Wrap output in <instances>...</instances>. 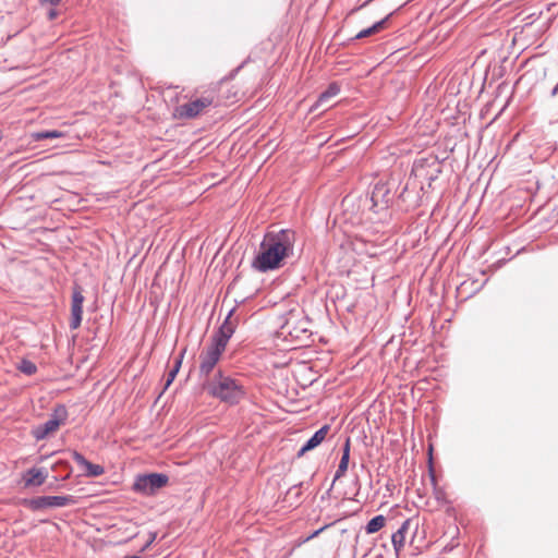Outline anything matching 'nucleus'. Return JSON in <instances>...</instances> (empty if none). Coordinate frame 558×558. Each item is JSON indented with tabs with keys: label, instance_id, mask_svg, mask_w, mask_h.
<instances>
[{
	"label": "nucleus",
	"instance_id": "nucleus-33",
	"mask_svg": "<svg viewBox=\"0 0 558 558\" xmlns=\"http://www.w3.org/2000/svg\"><path fill=\"white\" fill-rule=\"evenodd\" d=\"M399 511V507L396 506L395 508L390 509L389 513L386 515V520H396L397 515L396 513Z\"/></svg>",
	"mask_w": 558,
	"mask_h": 558
},
{
	"label": "nucleus",
	"instance_id": "nucleus-41",
	"mask_svg": "<svg viewBox=\"0 0 558 558\" xmlns=\"http://www.w3.org/2000/svg\"><path fill=\"white\" fill-rule=\"evenodd\" d=\"M449 527H452L454 533H458V532H459V531H458V525H457V524L449 525Z\"/></svg>",
	"mask_w": 558,
	"mask_h": 558
},
{
	"label": "nucleus",
	"instance_id": "nucleus-12",
	"mask_svg": "<svg viewBox=\"0 0 558 558\" xmlns=\"http://www.w3.org/2000/svg\"><path fill=\"white\" fill-rule=\"evenodd\" d=\"M339 92V84L337 82L330 83L326 90L319 94L316 102L311 107L310 112L314 113L318 111L331 97L336 96Z\"/></svg>",
	"mask_w": 558,
	"mask_h": 558
},
{
	"label": "nucleus",
	"instance_id": "nucleus-2",
	"mask_svg": "<svg viewBox=\"0 0 558 558\" xmlns=\"http://www.w3.org/2000/svg\"><path fill=\"white\" fill-rule=\"evenodd\" d=\"M202 389L213 398L229 405H235L245 398L244 386L235 378L218 369L211 378L204 379Z\"/></svg>",
	"mask_w": 558,
	"mask_h": 558
},
{
	"label": "nucleus",
	"instance_id": "nucleus-13",
	"mask_svg": "<svg viewBox=\"0 0 558 558\" xmlns=\"http://www.w3.org/2000/svg\"><path fill=\"white\" fill-rule=\"evenodd\" d=\"M60 428L58 421L49 418L46 423L38 425L32 430V435L37 440L46 439Z\"/></svg>",
	"mask_w": 558,
	"mask_h": 558
},
{
	"label": "nucleus",
	"instance_id": "nucleus-14",
	"mask_svg": "<svg viewBox=\"0 0 558 558\" xmlns=\"http://www.w3.org/2000/svg\"><path fill=\"white\" fill-rule=\"evenodd\" d=\"M350 446H351L350 437H347L345 441L342 446V454H341L340 462L338 464V469L333 476V482H336L337 480L342 477L348 470L349 461H350Z\"/></svg>",
	"mask_w": 558,
	"mask_h": 558
},
{
	"label": "nucleus",
	"instance_id": "nucleus-1",
	"mask_svg": "<svg viewBox=\"0 0 558 558\" xmlns=\"http://www.w3.org/2000/svg\"><path fill=\"white\" fill-rule=\"evenodd\" d=\"M296 234L291 229L268 231L252 260V267L259 272H268L283 267L293 256Z\"/></svg>",
	"mask_w": 558,
	"mask_h": 558
},
{
	"label": "nucleus",
	"instance_id": "nucleus-18",
	"mask_svg": "<svg viewBox=\"0 0 558 558\" xmlns=\"http://www.w3.org/2000/svg\"><path fill=\"white\" fill-rule=\"evenodd\" d=\"M52 470L54 472H65V474L63 476H53V481L54 483L59 482V481H66L70 478L71 476V473H72V468L69 463V461L66 460H58L53 465H52Z\"/></svg>",
	"mask_w": 558,
	"mask_h": 558
},
{
	"label": "nucleus",
	"instance_id": "nucleus-37",
	"mask_svg": "<svg viewBox=\"0 0 558 558\" xmlns=\"http://www.w3.org/2000/svg\"><path fill=\"white\" fill-rule=\"evenodd\" d=\"M429 463L432 464V459L429 460ZM429 475H430L432 484L434 486H436V477H435L434 470H433L432 465L429 466Z\"/></svg>",
	"mask_w": 558,
	"mask_h": 558
},
{
	"label": "nucleus",
	"instance_id": "nucleus-9",
	"mask_svg": "<svg viewBox=\"0 0 558 558\" xmlns=\"http://www.w3.org/2000/svg\"><path fill=\"white\" fill-rule=\"evenodd\" d=\"M390 88L396 90V97L391 100V116H389L388 119L393 120L403 111L408 99V92L404 87V82L399 84L391 80Z\"/></svg>",
	"mask_w": 558,
	"mask_h": 558
},
{
	"label": "nucleus",
	"instance_id": "nucleus-49",
	"mask_svg": "<svg viewBox=\"0 0 558 558\" xmlns=\"http://www.w3.org/2000/svg\"><path fill=\"white\" fill-rule=\"evenodd\" d=\"M54 487V484H50L49 488L52 489Z\"/></svg>",
	"mask_w": 558,
	"mask_h": 558
},
{
	"label": "nucleus",
	"instance_id": "nucleus-29",
	"mask_svg": "<svg viewBox=\"0 0 558 558\" xmlns=\"http://www.w3.org/2000/svg\"><path fill=\"white\" fill-rule=\"evenodd\" d=\"M72 458L76 461L77 464L81 466H84L86 462L88 461L81 452L76 450L70 451Z\"/></svg>",
	"mask_w": 558,
	"mask_h": 558
},
{
	"label": "nucleus",
	"instance_id": "nucleus-39",
	"mask_svg": "<svg viewBox=\"0 0 558 558\" xmlns=\"http://www.w3.org/2000/svg\"><path fill=\"white\" fill-rule=\"evenodd\" d=\"M418 529H420V525H418V524H415V525H414V532H413L415 536H416V535H417V533H418Z\"/></svg>",
	"mask_w": 558,
	"mask_h": 558
},
{
	"label": "nucleus",
	"instance_id": "nucleus-51",
	"mask_svg": "<svg viewBox=\"0 0 558 558\" xmlns=\"http://www.w3.org/2000/svg\"><path fill=\"white\" fill-rule=\"evenodd\" d=\"M422 530H423V533L425 532L424 527H425V524H422L421 525Z\"/></svg>",
	"mask_w": 558,
	"mask_h": 558
},
{
	"label": "nucleus",
	"instance_id": "nucleus-45",
	"mask_svg": "<svg viewBox=\"0 0 558 558\" xmlns=\"http://www.w3.org/2000/svg\"><path fill=\"white\" fill-rule=\"evenodd\" d=\"M3 138V131L0 129V141Z\"/></svg>",
	"mask_w": 558,
	"mask_h": 558
},
{
	"label": "nucleus",
	"instance_id": "nucleus-25",
	"mask_svg": "<svg viewBox=\"0 0 558 558\" xmlns=\"http://www.w3.org/2000/svg\"><path fill=\"white\" fill-rule=\"evenodd\" d=\"M16 368L25 374V375H34L37 372V366L34 362L27 359H22L21 362L16 365Z\"/></svg>",
	"mask_w": 558,
	"mask_h": 558
},
{
	"label": "nucleus",
	"instance_id": "nucleus-30",
	"mask_svg": "<svg viewBox=\"0 0 558 558\" xmlns=\"http://www.w3.org/2000/svg\"><path fill=\"white\" fill-rule=\"evenodd\" d=\"M155 539H156V533H149L147 541L141 547V551H145Z\"/></svg>",
	"mask_w": 558,
	"mask_h": 558
},
{
	"label": "nucleus",
	"instance_id": "nucleus-35",
	"mask_svg": "<svg viewBox=\"0 0 558 558\" xmlns=\"http://www.w3.org/2000/svg\"><path fill=\"white\" fill-rule=\"evenodd\" d=\"M367 523H384V514L375 515Z\"/></svg>",
	"mask_w": 558,
	"mask_h": 558
},
{
	"label": "nucleus",
	"instance_id": "nucleus-31",
	"mask_svg": "<svg viewBox=\"0 0 558 558\" xmlns=\"http://www.w3.org/2000/svg\"><path fill=\"white\" fill-rule=\"evenodd\" d=\"M244 63H242L240 66H238L235 70H233L228 77H225L220 81V86L222 87L225 84L228 83L229 80H231L235 73H238Z\"/></svg>",
	"mask_w": 558,
	"mask_h": 558
},
{
	"label": "nucleus",
	"instance_id": "nucleus-27",
	"mask_svg": "<svg viewBox=\"0 0 558 558\" xmlns=\"http://www.w3.org/2000/svg\"><path fill=\"white\" fill-rule=\"evenodd\" d=\"M383 186L384 185L381 184L380 181H378L375 184V187H374V191H373L372 197H371V201L373 203L372 208L377 207L379 202L384 201V193H381Z\"/></svg>",
	"mask_w": 558,
	"mask_h": 558
},
{
	"label": "nucleus",
	"instance_id": "nucleus-21",
	"mask_svg": "<svg viewBox=\"0 0 558 558\" xmlns=\"http://www.w3.org/2000/svg\"><path fill=\"white\" fill-rule=\"evenodd\" d=\"M412 525H400V529L392 534L391 541L395 547V550L398 553L400 547L404 542V534L410 530Z\"/></svg>",
	"mask_w": 558,
	"mask_h": 558
},
{
	"label": "nucleus",
	"instance_id": "nucleus-5",
	"mask_svg": "<svg viewBox=\"0 0 558 558\" xmlns=\"http://www.w3.org/2000/svg\"><path fill=\"white\" fill-rule=\"evenodd\" d=\"M215 104L214 97L202 96L186 104L177 107V113L180 119H194L204 110Z\"/></svg>",
	"mask_w": 558,
	"mask_h": 558
},
{
	"label": "nucleus",
	"instance_id": "nucleus-36",
	"mask_svg": "<svg viewBox=\"0 0 558 558\" xmlns=\"http://www.w3.org/2000/svg\"><path fill=\"white\" fill-rule=\"evenodd\" d=\"M62 0H40V4H50V5H58L61 3Z\"/></svg>",
	"mask_w": 558,
	"mask_h": 558
},
{
	"label": "nucleus",
	"instance_id": "nucleus-28",
	"mask_svg": "<svg viewBox=\"0 0 558 558\" xmlns=\"http://www.w3.org/2000/svg\"><path fill=\"white\" fill-rule=\"evenodd\" d=\"M329 525H323L320 529L316 530L315 532H313L312 534L307 535L306 537H300V538L295 539L294 544H293V547H292V550L295 549L296 547H300L301 545H303L304 543L308 542L310 539L318 536Z\"/></svg>",
	"mask_w": 558,
	"mask_h": 558
},
{
	"label": "nucleus",
	"instance_id": "nucleus-24",
	"mask_svg": "<svg viewBox=\"0 0 558 558\" xmlns=\"http://www.w3.org/2000/svg\"><path fill=\"white\" fill-rule=\"evenodd\" d=\"M302 485H303V483H299V484L291 486L288 489L284 500L288 501L290 504V506H292L295 502H299V499L301 497L300 488L302 487Z\"/></svg>",
	"mask_w": 558,
	"mask_h": 558
},
{
	"label": "nucleus",
	"instance_id": "nucleus-7",
	"mask_svg": "<svg viewBox=\"0 0 558 558\" xmlns=\"http://www.w3.org/2000/svg\"><path fill=\"white\" fill-rule=\"evenodd\" d=\"M221 356L222 353L209 347L204 348L199 353V376L204 379L211 378L210 374L214 372Z\"/></svg>",
	"mask_w": 558,
	"mask_h": 558
},
{
	"label": "nucleus",
	"instance_id": "nucleus-34",
	"mask_svg": "<svg viewBox=\"0 0 558 558\" xmlns=\"http://www.w3.org/2000/svg\"><path fill=\"white\" fill-rule=\"evenodd\" d=\"M59 15V11L57 9H49L47 12V17L49 21H53Z\"/></svg>",
	"mask_w": 558,
	"mask_h": 558
},
{
	"label": "nucleus",
	"instance_id": "nucleus-40",
	"mask_svg": "<svg viewBox=\"0 0 558 558\" xmlns=\"http://www.w3.org/2000/svg\"><path fill=\"white\" fill-rule=\"evenodd\" d=\"M411 522L410 518H403L401 523L408 524Z\"/></svg>",
	"mask_w": 558,
	"mask_h": 558
},
{
	"label": "nucleus",
	"instance_id": "nucleus-44",
	"mask_svg": "<svg viewBox=\"0 0 558 558\" xmlns=\"http://www.w3.org/2000/svg\"><path fill=\"white\" fill-rule=\"evenodd\" d=\"M384 354V345L379 349V355Z\"/></svg>",
	"mask_w": 558,
	"mask_h": 558
},
{
	"label": "nucleus",
	"instance_id": "nucleus-46",
	"mask_svg": "<svg viewBox=\"0 0 558 558\" xmlns=\"http://www.w3.org/2000/svg\"><path fill=\"white\" fill-rule=\"evenodd\" d=\"M339 521H341V519H336L335 521H332L331 523L332 524H336V523H339Z\"/></svg>",
	"mask_w": 558,
	"mask_h": 558
},
{
	"label": "nucleus",
	"instance_id": "nucleus-22",
	"mask_svg": "<svg viewBox=\"0 0 558 558\" xmlns=\"http://www.w3.org/2000/svg\"><path fill=\"white\" fill-rule=\"evenodd\" d=\"M381 29H384V19L377 21L372 26L361 31L355 36V38H357V39L366 38V37H369L372 35H375V34L379 33Z\"/></svg>",
	"mask_w": 558,
	"mask_h": 558
},
{
	"label": "nucleus",
	"instance_id": "nucleus-16",
	"mask_svg": "<svg viewBox=\"0 0 558 558\" xmlns=\"http://www.w3.org/2000/svg\"><path fill=\"white\" fill-rule=\"evenodd\" d=\"M306 328H299L293 322L292 317L288 318L281 326V335L291 337L292 339H300L303 333H306Z\"/></svg>",
	"mask_w": 558,
	"mask_h": 558
},
{
	"label": "nucleus",
	"instance_id": "nucleus-15",
	"mask_svg": "<svg viewBox=\"0 0 558 558\" xmlns=\"http://www.w3.org/2000/svg\"><path fill=\"white\" fill-rule=\"evenodd\" d=\"M186 352V348H184L181 353L174 359V363H173V366L172 368L170 369V372L168 373L167 375V379H166V383H165V386H163V389L162 391L159 393L158 398L159 399L162 393L171 386V384L173 383V380L175 379L180 368H181V365H182V361H183V357H184V354ZM158 400H156L157 402Z\"/></svg>",
	"mask_w": 558,
	"mask_h": 558
},
{
	"label": "nucleus",
	"instance_id": "nucleus-4",
	"mask_svg": "<svg viewBox=\"0 0 558 558\" xmlns=\"http://www.w3.org/2000/svg\"><path fill=\"white\" fill-rule=\"evenodd\" d=\"M23 504L31 510L64 507L75 504L73 496H38L31 499H23Z\"/></svg>",
	"mask_w": 558,
	"mask_h": 558
},
{
	"label": "nucleus",
	"instance_id": "nucleus-38",
	"mask_svg": "<svg viewBox=\"0 0 558 558\" xmlns=\"http://www.w3.org/2000/svg\"><path fill=\"white\" fill-rule=\"evenodd\" d=\"M88 330H89V332H92V333H93V338L95 339V338L97 337V335H98L99 330H100V327H99V326H96L95 328H93V329H92V328H89Z\"/></svg>",
	"mask_w": 558,
	"mask_h": 558
},
{
	"label": "nucleus",
	"instance_id": "nucleus-47",
	"mask_svg": "<svg viewBox=\"0 0 558 558\" xmlns=\"http://www.w3.org/2000/svg\"><path fill=\"white\" fill-rule=\"evenodd\" d=\"M39 523H50L48 520H40Z\"/></svg>",
	"mask_w": 558,
	"mask_h": 558
},
{
	"label": "nucleus",
	"instance_id": "nucleus-11",
	"mask_svg": "<svg viewBox=\"0 0 558 558\" xmlns=\"http://www.w3.org/2000/svg\"><path fill=\"white\" fill-rule=\"evenodd\" d=\"M48 474L44 469L32 468L23 475L26 487L40 486L45 483Z\"/></svg>",
	"mask_w": 558,
	"mask_h": 558
},
{
	"label": "nucleus",
	"instance_id": "nucleus-19",
	"mask_svg": "<svg viewBox=\"0 0 558 558\" xmlns=\"http://www.w3.org/2000/svg\"><path fill=\"white\" fill-rule=\"evenodd\" d=\"M31 137L34 141L38 142V141L65 137V133L58 131V130H46V131L34 132L31 134Z\"/></svg>",
	"mask_w": 558,
	"mask_h": 558
},
{
	"label": "nucleus",
	"instance_id": "nucleus-6",
	"mask_svg": "<svg viewBox=\"0 0 558 558\" xmlns=\"http://www.w3.org/2000/svg\"><path fill=\"white\" fill-rule=\"evenodd\" d=\"M83 288L78 283H74L72 288V302H71V319L70 329L75 330L81 326L83 317Z\"/></svg>",
	"mask_w": 558,
	"mask_h": 558
},
{
	"label": "nucleus",
	"instance_id": "nucleus-23",
	"mask_svg": "<svg viewBox=\"0 0 558 558\" xmlns=\"http://www.w3.org/2000/svg\"><path fill=\"white\" fill-rule=\"evenodd\" d=\"M51 420L58 421V425H62L65 423L68 418V410L64 404H57L50 414Z\"/></svg>",
	"mask_w": 558,
	"mask_h": 558
},
{
	"label": "nucleus",
	"instance_id": "nucleus-50",
	"mask_svg": "<svg viewBox=\"0 0 558 558\" xmlns=\"http://www.w3.org/2000/svg\"><path fill=\"white\" fill-rule=\"evenodd\" d=\"M390 343H392V339H391V340H388V342H386V345H387V344H390Z\"/></svg>",
	"mask_w": 558,
	"mask_h": 558
},
{
	"label": "nucleus",
	"instance_id": "nucleus-42",
	"mask_svg": "<svg viewBox=\"0 0 558 558\" xmlns=\"http://www.w3.org/2000/svg\"><path fill=\"white\" fill-rule=\"evenodd\" d=\"M386 490H388V492H391V493H392V490H391V488H390V483H386Z\"/></svg>",
	"mask_w": 558,
	"mask_h": 558
},
{
	"label": "nucleus",
	"instance_id": "nucleus-20",
	"mask_svg": "<svg viewBox=\"0 0 558 558\" xmlns=\"http://www.w3.org/2000/svg\"><path fill=\"white\" fill-rule=\"evenodd\" d=\"M234 314V308L231 310L227 317L225 318L223 323L219 326V330L225 331L227 336L231 338V336L234 333L235 328L238 326V318H232Z\"/></svg>",
	"mask_w": 558,
	"mask_h": 558
},
{
	"label": "nucleus",
	"instance_id": "nucleus-10",
	"mask_svg": "<svg viewBox=\"0 0 558 558\" xmlns=\"http://www.w3.org/2000/svg\"><path fill=\"white\" fill-rule=\"evenodd\" d=\"M330 432V425L325 424L323 425L318 430L314 433V435L301 447V449L298 451L296 457L301 458L306 452L315 449L318 447L327 437L328 433Z\"/></svg>",
	"mask_w": 558,
	"mask_h": 558
},
{
	"label": "nucleus",
	"instance_id": "nucleus-8",
	"mask_svg": "<svg viewBox=\"0 0 558 558\" xmlns=\"http://www.w3.org/2000/svg\"><path fill=\"white\" fill-rule=\"evenodd\" d=\"M381 393L378 395L380 397ZM366 421L369 425V428L379 433L380 440L384 441V433L381 432V426L384 424V401L377 398L367 409L366 411Z\"/></svg>",
	"mask_w": 558,
	"mask_h": 558
},
{
	"label": "nucleus",
	"instance_id": "nucleus-26",
	"mask_svg": "<svg viewBox=\"0 0 558 558\" xmlns=\"http://www.w3.org/2000/svg\"><path fill=\"white\" fill-rule=\"evenodd\" d=\"M85 469L84 474L88 477H97L104 474L105 469L100 464H94L90 461H87L83 466Z\"/></svg>",
	"mask_w": 558,
	"mask_h": 558
},
{
	"label": "nucleus",
	"instance_id": "nucleus-17",
	"mask_svg": "<svg viewBox=\"0 0 558 558\" xmlns=\"http://www.w3.org/2000/svg\"><path fill=\"white\" fill-rule=\"evenodd\" d=\"M230 337L225 331L217 329L211 337L210 343L207 345L223 354Z\"/></svg>",
	"mask_w": 558,
	"mask_h": 558
},
{
	"label": "nucleus",
	"instance_id": "nucleus-43",
	"mask_svg": "<svg viewBox=\"0 0 558 558\" xmlns=\"http://www.w3.org/2000/svg\"><path fill=\"white\" fill-rule=\"evenodd\" d=\"M557 92H558V85L553 89V93H551V94H553V95H556V94H557Z\"/></svg>",
	"mask_w": 558,
	"mask_h": 558
},
{
	"label": "nucleus",
	"instance_id": "nucleus-32",
	"mask_svg": "<svg viewBox=\"0 0 558 558\" xmlns=\"http://www.w3.org/2000/svg\"><path fill=\"white\" fill-rule=\"evenodd\" d=\"M384 525H365V531L367 534H373L378 532Z\"/></svg>",
	"mask_w": 558,
	"mask_h": 558
},
{
	"label": "nucleus",
	"instance_id": "nucleus-3",
	"mask_svg": "<svg viewBox=\"0 0 558 558\" xmlns=\"http://www.w3.org/2000/svg\"><path fill=\"white\" fill-rule=\"evenodd\" d=\"M169 484V476L165 473H145L136 476L133 490L143 495H155Z\"/></svg>",
	"mask_w": 558,
	"mask_h": 558
},
{
	"label": "nucleus",
	"instance_id": "nucleus-48",
	"mask_svg": "<svg viewBox=\"0 0 558 558\" xmlns=\"http://www.w3.org/2000/svg\"><path fill=\"white\" fill-rule=\"evenodd\" d=\"M421 168H422V166L421 167L416 166L415 170L418 172L421 170Z\"/></svg>",
	"mask_w": 558,
	"mask_h": 558
}]
</instances>
